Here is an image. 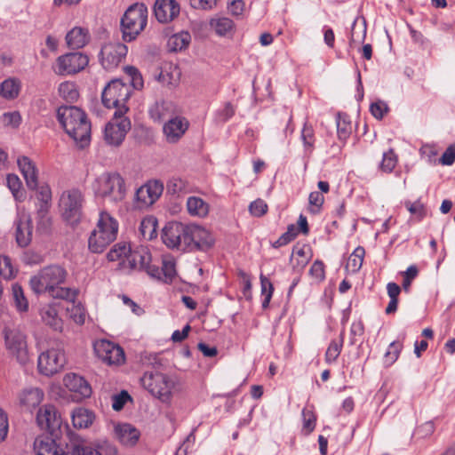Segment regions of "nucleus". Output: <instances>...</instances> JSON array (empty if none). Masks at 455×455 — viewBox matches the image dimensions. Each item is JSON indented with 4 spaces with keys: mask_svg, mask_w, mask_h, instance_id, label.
Segmentation results:
<instances>
[{
    "mask_svg": "<svg viewBox=\"0 0 455 455\" xmlns=\"http://www.w3.org/2000/svg\"><path fill=\"white\" fill-rule=\"evenodd\" d=\"M68 273L60 265H49L41 268L29 280L31 290L36 294L47 293L55 299L73 300L75 291L63 287Z\"/></svg>",
    "mask_w": 455,
    "mask_h": 455,
    "instance_id": "1",
    "label": "nucleus"
},
{
    "mask_svg": "<svg viewBox=\"0 0 455 455\" xmlns=\"http://www.w3.org/2000/svg\"><path fill=\"white\" fill-rule=\"evenodd\" d=\"M57 119L66 133L81 148L91 139V123L86 114L75 106H61L57 109Z\"/></svg>",
    "mask_w": 455,
    "mask_h": 455,
    "instance_id": "2",
    "label": "nucleus"
},
{
    "mask_svg": "<svg viewBox=\"0 0 455 455\" xmlns=\"http://www.w3.org/2000/svg\"><path fill=\"white\" fill-rule=\"evenodd\" d=\"M117 233V220L108 212L101 211L96 228L88 239L89 250L93 253L102 252L116 238Z\"/></svg>",
    "mask_w": 455,
    "mask_h": 455,
    "instance_id": "3",
    "label": "nucleus"
},
{
    "mask_svg": "<svg viewBox=\"0 0 455 455\" xmlns=\"http://www.w3.org/2000/svg\"><path fill=\"white\" fill-rule=\"evenodd\" d=\"M132 92V88L128 84L120 79H113L102 91V104L108 108H115L114 113L126 115L130 109L127 102Z\"/></svg>",
    "mask_w": 455,
    "mask_h": 455,
    "instance_id": "4",
    "label": "nucleus"
},
{
    "mask_svg": "<svg viewBox=\"0 0 455 455\" xmlns=\"http://www.w3.org/2000/svg\"><path fill=\"white\" fill-rule=\"evenodd\" d=\"M97 196L108 197L112 202H122L126 196L125 183L117 172H103L92 183Z\"/></svg>",
    "mask_w": 455,
    "mask_h": 455,
    "instance_id": "5",
    "label": "nucleus"
},
{
    "mask_svg": "<svg viewBox=\"0 0 455 455\" xmlns=\"http://www.w3.org/2000/svg\"><path fill=\"white\" fill-rule=\"evenodd\" d=\"M148 23V8L144 4L131 5L121 19V28L124 41L134 40L144 30Z\"/></svg>",
    "mask_w": 455,
    "mask_h": 455,
    "instance_id": "6",
    "label": "nucleus"
},
{
    "mask_svg": "<svg viewBox=\"0 0 455 455\" xmlns=\"http://www.w3.org/2000/svg\"><path fill=\"white\" fill-rule=\"evenodd\" d=\"M141 385L153 396L162 402H169L172 397L173 381L165 374L159 371H147L140 379Z\"/></svg>",
    "mask_w": 455,
    "mask_h": 455,
    "instance_id": "7",
    "label": "nucleus"
},
{
    "mask_svg": "<svg viewBox=\"0 0 455 455\" xmlns=\"http://www.w3.org/2000/svg\"><path fill=\"white\" fill-rule=\"evenodd\" d=\"M84 196L79 189L72 188L64 191L60 198V209L66 221L74 225L82 215Z\"/></svg>",
    "mask_w": 455,
    "mask_h": 455,
    "instance_id": "8",
    "label": "nucleus"
},
{
    "mask_svg": "<svg viewBox=\"0 0 455 455\" xmlns=\"http://www.w3.org/2000/svg\"><path fill=\"white\" fill-rule=\"evenodd\" d=\"M66 362L63 348L60 345H56L39 355L37 360L38 371L44 376H53L64 368Z\"/></svg>",
    "mask_w": 455,
    "mask_h": 455,
    "instance_id": "9",
    "label": "nucleus"
},
{
    "mask_svg": "<svg viewBox=\"0 0 455 455\" xmlns=\"http://www.w3.org/2000/svg\"><path fill=\"white\" fill-rule=\"evenodd\" d=\"M131 127V120L126 115L114 113L112 119L105 126L104 141L108 146L119 147Z\"/></svg>",
    "mask_w": 455,
    "mask_h": 455,
    "instance_id": "10",
    "label": "nucleus"
},
{
    "mask_svg": "<svg viewBox=\"0 0 455 455\" xmlns=\"http://www.w3.org/2000/svg\"><path fill=\"white\" fill-rule=\"evenodd\" d=\"M152 256L148 247L139 246L134 250L131 249L130 257L125 259L124 265L128 266V272L132 270H144L152 278L160 279L161 272L159 267L151 264Z\"/></svg>",
    "mask_w": 455,
    "mask_h": 455,
    "instance_id": "11",
    "label": "nucleus"
},
{
    "mask_svg": "<svg viewBox=\"0 0 455 455\" xmlns=\"http://www.w3.org/2000/svg\"><path fill=\"white\" fill-rule=\"evenodd\" d=\"M6 351L20 363L25 364L29 360L27 336L17 328L8 329L4 335Z\"/></svg>",
    "mask_w": 455,
    "mask_h": 455,
    "instance_id": "12",
    "label": "nucleus"
},
{
    "mask_svg": "<svg viewBox=\"0 0 455 455\" xmlns=\"http://www.w3.org/2000/svg\"><path fill=\"white\" fill-rule=\"evenodd\" d=\"M88 62V57L82 52L66 53L57 58L52 70L58 76L74 75L83 70Z\"/></svg>",
    "mask_w": 455,
    "mask_h": 455,
    "instance_id": "13",
    "label": "nucleus"
},
{
    "mask_svg": "<svg viewBox=\"0 0 455 455\" xmlns=\"http://www.w3.org/2000/svg\"><path fill=\"white\" fill-rule=\"evenodd\" d=\"M213 235L198 225H188L185 236V248L206 251L214 244Z\"/></svg>",
    "mask_w": 455,
    "mask_h": 455,
    "instance_id": "14",
    "label": "nucleus"
},
{
    "mask_svg": "<svg viewBox=\"0 0 455 455\" xmlns=\"http://www.w3.org/2000/svg\"><path fill=\"white\" fill-rule=\"evenodd\" d=\"M94 350L103 363L108 365H121L125 361V355L123 348L106 339H101L94 343Z\"/></svg>",
    "mask_w": 455,
    "mask_h": 455,
    "instance_id": "15",
    "label": "nucleus"
},
{
    "mask_svg": "<svg viewBox=\"0 0 455 455\" xmlns=\"http://www.w3.org/2000/svg\"><path fill=\"white\" fill-rule=\"evenodd\" d=\"M190 126L189 121L178 114L168 119L163 126L164 139L169 144L178 143Z\"/></svg>",
    "mask_w": 455,
    "mask_h": 455,
    "instance_id": "16",
    "label": "nucleus"
},
{
    "mask_svg": "<svg viewBox=\"0 0 455 455\" xmlns=\"http://www.w3.org/2000/svg\"><path fill=\"white\" fill-rule=\"evenodd\" d=\"M163 184L157 180H151L140 187L135 194L136 206L140 209L152 205L162 195Z\"/></svg>",
    "mask_w": 455,
    "mask_h": 455,
    "instance_id": "17",
    "label": "nucleus"
},
{
    "mask_svg": "<svg viewBox=\"0 0 455 455\" xmlns=\"http://www.w3.org/2000/svg\"><path fill=\"white\" fill-rule=\"evenodd\" d=\"M128 48L122 43L106 44L100 51V62L105 69H112L118 66L126 56Z\"/></svg>",
    "mask_w": 455,
    "mask_h": 455,
    "instance_id": "18",
    "label": "nucleus"
},
{
    "mask_svg": "<svg viewBox=\"0 0 455 455\" xmlns=\"http://www.w3.org/2000/svg\"><path fill=\"white\" fill-rule=\"evenodd\" d=\"M188 225L180 222L172 221L167 223L162 230L163 243L169 248H185V236L187 235Z\"/></svg>",
    "mask_w": 455,
    "mask_h": 455,
    "instance_id": "19",
    "label": "nucleus"
},
{
    "mask_svg": "<svg viewBox=\"0 0 455 455\" xmlns=\"http://www.w3.org/2000/svg\"><path fill=\"white\" fill-rule=\"evenodd\" d=\"M63 384L72 394L73 399L79 402L92 395V387L88 381L76 373H67L63 378Z\"/></svg>",
    "mask_w": 455,
    "mask_h": 455,
    "instance_id": "20",
    "label": "nucleus"
},
{
    "mask_svg": "<svg viewBox=\"0 0 455 455\" xmlns=\"http://www.w3.org/2000/svg\"><path fill=\"white\" fill-rule=\"evenodd\" d=\"M16 243L20 247H27L32 240V220L30 214L25 210H19L15 220Z\"/></svg>",
    "mask_w": 455,
    "mask_h": 455,
    "instance_id": "21",
    "label": "nucleus"
},
{
    "mask_svg": "<svg viewBox=\"0 0 455 455\" xmlns=\"http://www.w3.org/2000/svg\"><path fill=\"white\" fill-rule=\"evenodd\" d=\"M36 422L41 429L53 432L60 427L62 420L55 406L45 404L39 409Z\"/></svg>",
    "mask_w": 455,
    "mask_h": 455,
    "instance_id": "22",
    "label": "nucleus"
},
{
    "mask_svg": "<svg viewBox=\"0 0 455 455\" xmlns=\"http://www.w3.org/2000/svg\"><path fill=\"white\" fill-rule=\"evenodd\" d=\"M34 451L36 455H71L67 448L58 444L50 435H38L34 441Z\"/></svg>",
    "mask_w": 455,
    "mask_h": 455,
    "instance_id": "23",
    "label": "nucleus"
},
{
    "mask_svg": "<svg viewBox=\"0 0 455 455\" xmlns=\"http://www.w3.org/2000/svg\"><path fill=\"white\" fill-rule=\"evenodd\" d=\"M180 11V4L175 0H156L154 6L155 16L161 23L172 21Z\"/></svg>",
    "mask_w": 455,
    "mask_h": 455,
    "instance_id": "24",
    "label": "nucleus"
},
{
    "mask_svg": "<svg viewBox=\"0 0 455 455\" xmlns=\"http://www.w3.org/2000/svg\"><path fill=\"white\" fill-rule=\"evenodd\" d=\"M176 114H179V108L172 101H156L148 108V115L154 122L168 120Z\"/></svg>",
    "mask_w": 455,
    "mask_h": 455,
    "instance_id": "25",
    "label": "nucleus"
},
{
    "mask_svg": "<svg viewBox=\"0 0 455 455\" xmlns=\"http://www.w3.org/2000/svg\"><path fill=\"white\" fill-rule=\"evenodd\" d=\"M41 321L55 331H61L63 329V321L59 316L57 303H49L42 306L39 309Z\"/></svg>",
    "mask_w": 455,
    "mask_h": 455,
    "instance_id": "26",
    "label": "nucleus"
},
{
    "mask_svg": "<svg viewBox=\"0 0 455 455\" xmlns=\"http://www.w3.org/2000/svg\"><path fill=\"white\" fill-rule=\"evenodd\" d=\"M17 164L29 189H36L38 181V169L36 164L28 156L18 157Z\"/></svg>",
    "mask_w": 455,
    "mask_h": 455,
    "instance_id": "27",
    "label": "nucleus"
},
{
    "mask_svg": "<svg viewBox=\"0 0 455 455\" xmlns=\"http://www.w3.org/2000/svg\"><path fill=\"white\" fill-rule=\"evenodd\" d=\"M115 435L116 438L125 446H133L139 441L140 431L128 423L117 424L115 427Z\"/></svg>",
    "mask_w": 455,
    "mask_h": 455,
    "instance_id": "28",
    "label": "nucleus"
},
{
    "mask_svg": "<svg viewBox=\"0 0 455 455\" xmlns=\"http://www.w3.org/2000/svg\"><path fill=\"white\" fill-rule=\"evenodd\" d=\"M210 28L219 36H228L234 34L235 29V22L228 17L216 15L209 21Z\"/></svg>",
    "mask_w": 455,
    "mask_h": 455,
    "instance_id": "29",
    "label": "nucleus"
},
{
    "mask_svg": "<svg viewBox=\"0 0 455 455\" xmlns=\"http://www.w3.org/2000/svg\"><path fill=\"white\" fill-rule=\"evenodd\" d=\"M131 253V246L124 243L115 244L108 252L107 258L109 261H117L120 269L128 272V266L123 264L128 259Z\"/></svg>",
    "mask_w": 455,
    "mask_h": 455,
    "instance_id": "30",
    "label": "nucleus"
},
{
    "mask_svg": "<svg viewBox=\"0 0 455 455\" xmlns=\"http://www.w3.org/2000/svg\"><path fill=\"white\" fill-rule=\"evenodd\" d=\"M44 394L38 387L25 388L20 395V403L28 410L36 408L43 401Z\"/></svg>",
    "mask_w": 455,
    "mask_h": 455,
    "instance_id": "31",
    "label": "nucleus"
},
{
    "mask_svg": "<svg viewBox=\"0 0 455 455\" xmlns=\"http://www.w3.org/2000/svg\"><path fill=\"white\" fill-rule=\"evenodd\" d=\"M116 450L108 444L97 446L76 445L71 451V455H115Z\"/></svg>",
    "mask_w": 455,
    "mask_h": 455,
    "instance_id": "32",
    "label": "nucleus"
},
{
    "mask_svg": "<svg viewBox=\"0 0 455 455\" xmlns=\"http://www.w3.org/2000/svg\"><path fill=\"white\" fill-rule=\"evenodd\" d=\"M89 39L88 30L81 27H75L66 36L67 44L72 49L83 48Z\"/></svg>",
    "mask_w": 455,
    "mask_h": 455,
    "instance_id": "33",
    "label": "nucleus"
},
{
    "mask_svg": "<svg viewBox=\"0 0 455 455\" xmlns=\"http://www.w3.org/2000/svg\"><path fill=\"white\" fill-rule=\"evenodd\" d=\"M366 32L367 25L365 19L362 16H357L352 24L349 46L355 47L363 43Z\"/></svg>",
    "mask_w": 455,
    "mask_h": 455,
    "instance_id": "34",
    "label": "nucleus"
},
{
    "mask_svg": "<svg viewBox=\"0 0 455 455\" xmlns=\"http://www.w3.org/2000/svg\"><path fill=\"white\" fill-rule=\"evenodd\" d=\"M71 418L74 427L87 428L92 425L95 415L92 411L79 407L73 411Z\"/></svg>",
    "mask_w": 455,
    "mask_h": 455,
    "instance_id": "35",
    "label": "nucleus"
},
{
    "mask_svg": "<svg viewBox=\"0 0 455 455\" xmlns=\"http://www.w3.org/2000/svg\"><path fill=\"white\" fill-rule=\"evenodd\" d=\"M187 209L190 215L204 218L209 212V205L198 196H189L187 200Z\"/></svg>",
    "mask_w": 455,
    "mask_h": 455,
    "instance_id": "36",
    "label": "nucleus"
},
{
    "mask_svg": "<svg viewBox=\"0 0 455 455\" xmlns=\"http://www.w3.org/2000/svg\"><path fill=\"white\" fill-rule=\"evenodd\" d=\"M21 81L17 77H9L2 82V98L6 100L16 99L21 90Z\"/></svg>",
    "mask_w": 455,
    "mask_h": 455,
    "instance_id": "37",
    "label": "nucleus"
},
{
    "mask_svg": "<svg viewBox=\"0 0 455 455\" xmlns=\"http://www.w3.org/2000/svg\"><path fill=\"white\" fill-rule=\"evenodd\" d=\"M190 41V34L187 31H181L169 37L167 46L171 52H179L186 49L189 45Z\"/></svg>",
    "mask_w": 455,
    "mask_h": 455,
    "instance_id": "38",
    "label": "nucleus"
},
{
    "mask_svg": "<svg viewBox=\"0 0 455 455\" xmlns=\"http://www.w3.org/2000/svg\"><path fill=\"white\" fill-rule=\"evenodd\" d=\"M58 93L61 99L68 102H74L79 97L76 84L69 81H65L59 84Z\"/></svg>",
    "mask_w": 455,
    "mask_h": 455,
    "instance_id": "39",
    "label": "nucleus"
},
{
    "mask_svg": "<svg viewBox=\"0 0 455 455\" xmlns=\"http://www.w3.org/2000/svg\"><path fill=\"white\" fill-rule=\"evenodd\" d=\"M161 278L159 280L164 283H171L176 276V266L174 259L171 256H165L162 259V267L159 268Z\"/></svg>",
    "mask_w": 455,
    "mask_h": 455,
    "instance_id": "40",
    "label": "nucleus"
},
{
    "mask_svg": "<svg viewBox=\"0 0 455 455\" xmlns=\"http://www.w3.org/2000/svg\"><path fill=\"white\" fill-rule=\"evenodd\" d=\"M36 208H50L52 201V191L47 184L39 185L36 188Z\"/></svg>",
    "mask_w": 455,
    "mask_h": 455,
    "instance_id": "41",
    "label": "nucleus"
},
{
    "mask_svg": "<svg viewBox=\"0 0 455 455\" xmlns=\"http://www.w3.org/2000/svg\"><path fill=\"white\" fill-rule=\"evenodd\" d=\"M365 251L363 247L359 246L350 254L347 262V269L352 273L358 272L363 262Z\"/></svg>",
    "mask_w": 455,
    "mask_h": 455,
    "instance_id": "42",
    "label": "nucleus"
},
{
    "mask_svg": "<svg viewBox=\"0 0 455 455\" xmlns=\"http://www.w3.org/2000/svg\"><path fill=\"white\" fill-rule=\"evenodd\" d=\"M7 187L17 201H22L25 197L22 189V183L20 178L15 174H9L6 178Z\"/></svg>",
    "mask_w": 455,
    "mask_h": 455,
    "instance_id": "43",
    "label": "nucleus"
},
{
    "mask_svg": "<svg viewBox=\"0 0 455 455\" xmlns=\"http://www.w3.org/2000/svg\"><path fill=\"white\" fill-rule=\"evenodd\" d=\"M156 220L153 218L144 219L140 226V232L143 238L152 240L156 236Z\"/></svg>",
    "mask_w": 455,
    "mask_h": 455,
    "instance_id": "44",
    "label": "nucleus"
},
{
    "mask_svg": "<svg viewBox=\"0 0 455 455\" xmlns=\"http://www.w3.org/2000/svg\"><path fill=\"white\" fill-rule=\"evenodd\" d=\"M397 164V156L393 149L383 153L382 160L379 164V169L387 173L391 172Z\"/></svg>",
    "mask_w": 455,
    "mask_h": 455,
    "instance_id": "45",
    "label": "nucleus"
},
{
    "mask_svg": "<svg viewBox=\"0 0 455 455\" xmlns=\"http://www.w3.org/2000/svg\"><path fill=\"white\" fill-rule=\"evenodd\" d=\"M49 208H36L37 230L47 232L51 227L52 220L49 216Z\"/></svg>",
    "mask_w": 455,
    "mask_h": 455,
    "instance_id": "46",
    "label": "nucleus"
},
{
    "mask_svg": "<svg viewBox=\"0 0 455 455\" xmlns=\"http://www.w3.org/2000/svg\"><path fill=\"white\" fill-rule=\"evenodd\" d=\"M21 121L22 118L19 111L7 112L2 116V125L11 130L19 128Z\"/></svg>",
    "mask_w": 455,
    "mask_h": 455,
    "instance_id": "47",
    "label": "nucleus"
},
{
    "mask_svg": "<svg viewBox=\"0 0 455 455\" xmlns=\"http://www.w3.org/2000/svg\"><path fill=\"white\" fill-rule=\"evenodd\" d=\"M260 285H261V294L264 297L262 300V307L267 308L269 305V302L273 294V284L270 280L263 275H260Z\"/></svg>",
    "mask_w": 455,
    "mask_h": 455,
    "instance_id": "48",
    "label": "nucleus"
},
{
    "mask_svg": "<svg viewBox=\"0 0 455 455\" xmlns=\"http://www.w3.org/2000/svg\"><path fill=\"white\" fill-rule=\"evenodd\" d=\"M12 291L17 309L20 312L27 311L28 308V303L24 296L21 287L18 284H13Z\"/></svg>",
    "mask_w": 455,
    "mask_h": 455,
    "instance_id": "49",
    "label": "nucleus"
},
{
    "mask_svg": "<svg viewBox=\"0 0 455 455\" xmlns=\"http://www.w3.org/2000/svg\"><path fill=\"white\" fill-rule=\"evenodd\" d=\"M343 346V335L340 336L339 341H331L325 354V360L328 363H333L339 357Z\"/></svg>",
    "mask_w": 455,
    "mask_h": 455,
    "instance_id": "50",
    "label": "nucleus"
},
{
    "mask_svg": "<svg viewBox=\"0 0 455 455\" xmlns=\"http://www.w3.org/2000/svg\"><path fill=\"white\" fill-rule=\"evenodd\" d=\"M301 140L303 141L305 150L311 153L315 143V134L312 126L308 125L307 123L304 124L301 131Z\"/></svg>",
    "mask_w": 455,
    "mask_h": 455,
    "instance_id": "51",
    "label": "nucleus"
},
{
    "mask_svg": "<svg viewBox=\"0 0 455 455\" xmlns=\"http://www.w3.org/2000/svg\"><path fill=\"white\" fill-rule=\"evenodd\" d=\"M302 419L303 430L308 435L315 427L316 417L312 409L306 407L302 410Z\"/></svg>",
    "mask_w": 455,
    "mask_h": 455,
    "instance_id": "52",
    "label": "nucleus"
},
{
    "mask_svg": "<svg viewBox=\"0 0 455 455\" xmlns=\"http://www.w3.org/2000/svg\"><path fill=\"white\" fill-rule=\"evenodd\" d=\"M124 72L131 78V84H129L130 86H132L136 90H140L143 88V78L138 68L132 66H126L124 68Z\"/></svg>",
    "mask_w": 455,
    "mask_h": 455,
    "instance_id": "53",
    "label": "nucleus"
},
{
    "mask_svg": "<svg viewBox=\"0 0 455 455\" xmlns=\"http://www.w3.org/2000/svg\"><path fill=\"white\" fill-rule=\"evenodd\" d=\"M337 132L340 140H346L352 132L351 124L340 115H339L337 119Z\"/></svg>",
    "mask_w": 455,
    "mask_h": 455,
    "instance_id": "54",
    "label": "nucleus"
},
{
    "mask_svg": "<svg viewBox=\"0 0 455 455\" xmlns=\"http://www.w3.org/2000/svg\"><path fill=\"white\" fill-rule=\"evenodd\" d=\"M323 201L324 197L320 192H311L308 197L309 211L312 213H317L320 211V208L322 207Z\"/></svg>",
    "mask_w": 455,
    "mask_h": 455,
    "instance_id": "55",
    "label": "nucleus"
},
{
    "mask_svg": "<svg viewBox=\"0 0 455 455\" xmlns=\"http://www.w3.org/2000/svg\"><path fill=\"white\" fill-rule=\"evenodd\" d=\"M419 274V270L415 265L410 266L405 272L403 273V289L405 291H409L411 282L414 278L417 277Z\"/></svg>",
    "mask_w": 455,
    "mask_h": 455,
    "instance_id": "56",
    "label": "nucleus"
},
{
    "mask_svg": "<svg viewBox=\"0 0 455 455\" xmlns=\"http://www.w3.org/2000/svg\"><path fill=\"white\" fill-rule=\"evenodd\" d=\"M309 275L316 282H321L325 277L324 264L321 260H315L310 267Z\"/></svg>",
    "mask_w": 455,
    "mask_h": 455,
    "instance_id": "57",
    "label": "nucleus"
},
{
    "mask_svg": "<svg viewBox=\"0 0 455 455\" xmlns=\"http://www.w3.org/2000/svg\"><path fill=\"white\" fill-rule=\"evenodd\" d=\"M407 210L417 217L419 220H421L426 216V210L423 204L420 201H416L413 203L407 202L405 203Z\"/></svg>",
    "mask_w": 455,
    "mask_h": 455,
    "instance_id": "58",
    "label": "nucleus"
},
{
    "mask_svg": "<svg viewBox=\"0 0 455 455\" xmlns=\"http://www.w3.org/2000/svg\"><path fill=\"white\" fill-rule=\"evenodd\" d=\"M245 9V3L243 0H231L228 4V12L235 17L240 18L243 16V13Z\"/></svg>",
    "mask_w": 455,
    "mask_h": 455,
    "instance_id": "59",
    "label": "nucleus"
},
{
    "mask_svg": "<svg viewBox=\"0 0 455 455\" xmlns=\"http://www.w3.org/2000/svg\"><path fill=\"white\" fill-rule=\"evenodd\" d=\"M267 211V204L262 199H257L249 205V212L255 217L264 215Z\"/></svg>",
    "mask_w": 455,
    "mask_h": 455,
    "instance_id": "60",
    "label": "nucleus"
},
{
    "mask_svg": "<svg viewBox=\"0 0 455 455\" xmlns=\"http://www.w3.org/2000/svg\"><path fill=\"white\" fill-rule=\"evenodd\" d=\"M4 268L2 267V277L5 279L13 278L17 273V268L12 265V259L9 257H2Z\"/></svg>",
    "mask_w": 455,
    "mask_h": 455,
    "instance_id": "61",
    "label": "nucleus"
},
{
    "mask_svg": "<svg viewBox=\"0 0 455 455\" xmlns=\"http://www.w3.org/2000/svg\"><path fill=\"white\" fill-rule=\"evenodd\" d=\"M67 309L70 312V317L74 320L75 323L78 324H83L84 323L85 315L82 307L73 303L71 305V308L68 307Z\"/></svg>",
    "mask_w": 455,
    "mask_h": 455,
    "instance_id": "62",
    "label": "nucleus"
},
{
    "mask_svg": "<svg viewBox=\"0 0 455 455\" xmlns=\"http://www.w3.org/2000/svg\"><path fill=\"white\" fill-rule=\"evenodd\" d=\"M370 111L375 118L381 119L387 111V106L384 101L379 100L371 103Z\"/></svg>",
    "mask_w": 455,
    "mask_h": 455,
    "instance_id": "63",
    "label": "nucleus"
},
{
    "mask_svg": "<svg viewBox=\"0 0 455 455\" xmlns=\"http://www.w3.org/2000/svg\"><path fill=\"white\" fill-rule=\"evenodd\" d=\"M455 162V144L450 145L440 158L443 165H451Z\"/></svg>",
    "mask_w": 455,
    "mask_h": 455,
    "instance_id": "64",
    "label": "nucleus"
}]
</instances>
